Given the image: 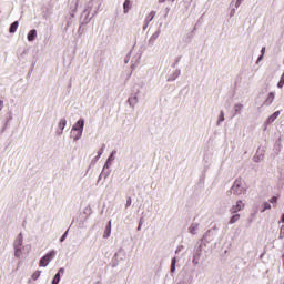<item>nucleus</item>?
Instances as JSON below:
<instances>
[{
	"label": "nucleus",
	"mask_w": 284,
	"mask_h": 284,
	"mask_svg": "<svg viewBox=\"0 0 284 284\" xmlns=\"http://www.w3.org/2000/svg\"><path fill=\"white\" fill-rule=\"evenodd\" d=\"M55 256H57V252H54V251L47 253L40 260V267H48V265H50V262L52 261V258H54Z\"/></svg>",
	"instance_id": "1"
},
{
	"label": "nucleus",
	"mask_w": 284,
	"mask_h": 284,
	"mask_svg": "<svg viewBox=\"0 0 284 284\" xmlns=\"http://www.w3.org/2000/svg\"><path fill=\"white\" fill-rule=\"evenodd\" d=\"M243 185V180L237 179L235 180L233 186L231 187V192H233V194H235L236 196H240V194H243V192H245V190L242 189Z\"/></svg>",
	"instance_id": "2"
},
{
	"label": "nucleus",
	"mask_w": 284,
	"mask_h": 284,
	"mask_svg": "<svg viewBox=\"0 0 284 284\" xmlns=\"http://www.w3.org/2000/svg\"><path fill=\"white\" fill-rule=\"evenodd\" d=\"M83 120H79L77 124L72 128V132H77V135L74 136V141H79L80 136L83 134Z\"/></svg>",
	"instance_id": "3"
},
{
	"label": "nucleus",
	"mask_w": 284,
	"mask_h": 284,
	"mask_svg": "<svg viewBox=\"0 0 284 284\" xmlns=\"http://www.w3.org/2000/svg\"><path fill=\"white\" fill-rule=\"evenodd\" d=\"M243 207H245V204L240 200L230 209V212L231 214H236V212H241Z\"/></svg>",
	"instance_id": "4"
},
{
	"label": "nucleus",
	"mask_w": 284,
	"mask_h": 284,
	"mask_svg": "<svg viewBox=\"0 0 284 284\" xmlns=\"http://www.w3.org/2000/svg\"><path fill=\"white\" fill-rule=\"evenodd\" d=\"M64 268H60L59 272L54 275L52 284H59V281H61V274H64Z\"/></svg>",
	"instance_id": "5"
},
{
	"label": "nucleus",
	"mask_w": 284,
	"mask_h": 284,
	"mask_svg": "<svg viewBox=\"0 0 284 284\" xmlns=\"http://www.w3.org/2000/svg\"><path fill=\"white\" fill-rule=\"evenodd\" d=\"M281 115V111H275L268 119L266 120V123L270 125L272 122L278 119Z\"/></svg>",
	"instance_id": "6"
},
{
	"label": "nucleus",
	"mask_w": 284,
	"mask_h": 284,
	"mask_svg": "<svg viewBox=\"0 0 284 284\" xmlns=\"http://www.w3.org/2000/svg\"><path fill=\"white\" fill-rule=\"evenodd\" d=\"M110 234H112V221H109L108 226L105 227L103 239H109Z\"/></svg>",
	"instance_id": "7"
},
{
	"label": "nucleus",
	"mask_w": 284,
	"mask_h": 284,
	"mask_svg": "<svg viewBox=\"0 0 284 284\" xmlns=\"http://www.w3.org/2000/svg\"><path fill=\"white\" fill-rule=\"evenodd\" d=\"M274 98H275L274 92H270L268 98L265 100L264 104L265 105H272V103H274Z\"/></svg>",
	"instance_id": "8"
},
{
	"label": "nucleus",
	"mask_w": 284,
	"mask_h": 284,
	"mask_svg": "<svg viewBox=\"0 0 284 284\" xmlns=\"http://www.w3.org/2000/svg\"><path fill=\"white\" fill-rule=\"evenodd\" d=\"M130 8H132V3L130 2V0H125L123 3L124 14H128L130 12Z\"/></svg>",
	"instance_id": "9"
},
{
	"label": "nucleus",
	"mask_w": 284,
	"mask_h": 284,
	"mask_svg": "<svg viewBox=\"0 0 284 284\" xmlns=\"http://www.w3.org/2000/svg\"><path fill=\"white\" fill-rule=\"evenodd\" d=\"M37 39V30L32 29L31 31H29L28 33V41H34Z\"/></svg>",
	"instance_id": "10"
},
{
	"label": "nucleus",
	"mask_w": 284,
	"mask_h": 284,
	"mask_svg": "<svg viewBox=\"0 0 284 284\" xmlns=\"http://www.w3.org/2000/svg\"><path fill=\"white\" fill-rule=\"evenodd\" d=\"M19 28V21H14L11 26H10V29H9V32L11 34H14V32H17V29Z\"/></svg>",
	"instance_id": "11"
},
{
	"label": "nucleus",
	"mask_w": 284,
	"mask_h": 284,
	"mask_svg": "<svg viewBox=\"0 0 284 284\" xmlns=\"http://www.w3.org/2000/svg\"><path fill=\"white\" fill-rule=\"evenodd\" d=\"M156 17V11H151L145 19L146 26Z\"/></svg>",
	"instance_id": "12"
},
{
	"label": "nucleus",
	"mask_w": 284,
	"mask_h": 284,
	"mask_svg": "<svg viewBox=\"0 0 284 284\" xmlns=\"http://www.w3.org/2000/svg\"><path fill=\"white\" fill-rule=\"evenodd\" d=\"M241 220V214H234L230 220V225H234V223L239 222Z\"/></svg>",
	"instance_id": "13"
},
{
	"label": "nucleus",
	"mask_w": 284,
	"mask_h": 284,
	"mask_svg": "<svg viewBox=\"0 0 284 284\" xmlns=\"http://www.w3.org/2000/svg\"><path fill=\"white\" fill-rule=\"evenodd\" d=\"M67 121L65 119H61L60 122H59V128L61 130L60 134L63 132V130H65V125H67Z\"/></svg>",
	"instance_id": "14"
},
{
	"label": "nucleus",
	"mask_w": 284,
	"mask_h": 284,
	"mask_svg": "<svg viewBox=\"0 0 284 284\" xmlns=\"http://www.w3.org/2000/svg\"><path fill=\"white\" fill-rule=\"evenodd\" d=\"M22 243H23L22 240L16 241V243H14V245H16V254H17V252H19V247H21Z\"/></svg>",
	"instance_id": "15"
},
{
	"label": "nucleus",
	"mask_w": 284,
	"mask_h": 284,
	"mask_svg": "<svg viewBox=\"0 0 284 284\" xmlns=\"http://www.w3.org/2000/svg\"><path fill=\"white\" fill-rule=\"evenodd\" d=\"M283 85H284V72L281 75V79H280V81L277 83V88H283Z\"/></svg>",
	"instance_id": "16"
},
{
	"label": "nucleus",
	"mask_w": 284,
	"mask_h": 284,
	"mask_svg": "<svg viewBox=\"0 0 284 284\" xmlns=\"http://www.w3.org/2000/svg\"><path fill=\"white\" fill-rule=\"evenodd\" d=\"M266 210H272V205H271L268 202H265V203L263 204V210H262V212H265Z\"/></svg>",
	"instance_id": "17"
},
{
	"label": "nucleus",
	"mask_w": 284,
	"mask_h": 284,
	"mask_svg": "<svg viewBox=\"0 0 284 284\" xmlns=\"http://www.w3.org/2000/svg\"><path fill=\"white\" fill-rule=\"evenodd\" d=\"M39 276H41V271H36V272L32 274V280H33V281H37V278H39Z\"/></svg>",
	"instance_id": "18"
},
{
	"label": "nucleus",
	"mask_w": 284,
	"mask_h": 284,
	"mask_svg": "<svg viewBox=\"0 0 284 284\" xmlns=\"http://www.w3.org/2000/svg\"><path fill=\"white\" fill-rule=\"evenodd\" d=\"M175 270H176V258L174 257L171 264V272H174Z\"/></svg>",
	"instance_id": "19"
},
{
	"label": "nucleus",
	"mask_w": 284,
	"mask_h": 284,
	"mask_svg": "<svg viewBox=\"0 0 284 284\" xmlns=\"http://www.w3.org/2000/svg\"><path fill=\"white\" fill-rule=\"evenodd\" d=\"M225 121V114L223 113V111H221L220 118H219V123Z\"/></svg>",
	"instance_id": "20"
},
{
	"label": "nucleus",
	"mask_w": 284,
	"mask_h": 284,
	"mask_svg": "<svg viewBox=\"0 0 284 284\" xmlns=\"http://www.w3.org/2000/svg\"><path fill=\"white\" fill-rule=\"evenodd\" d=\"M235 112H241V110L243 109V104H235Z\"/></svg>",
	"instance_id": "21"
},
{
	"label": "nucleus",
	"mask_w": 284,
	"mask_h": 284,
	"mask_svg": "<svg viewBox=\"0 0 284 284\" xmlns=\"http://www.w3.org/2000/svg\"><path fill=\"white\" fill-rule=\"evenodd\" d=\"M261 53H262V54L260 55V58L257 59V61H261V60L263 59V54H265V47L262 48Z\"/></svg>",
	"instance_id": "22"
},
{
	"label": "nucleus",
	"mask_w": 284,
	"mask_h": 284,
	"mask_svg": "<svg viewBox=\"0 0 284 284\" xmlns=\"http://www.w3.org/2000/svg\"><path fill=\"white\" fill-rule=\"evenodd\" d=\"M190 232H191V234H196V226L191 225Z\"/></svg>",
	"instance_id": "23"
},
{
	"label": "nucleus",
	"mask_w": 284,
	"mask_h": 284,
	"mask_svg": "<svg viewBox=\"0 0 284 284\" xmlns=\"http://www.w3.org/2000/svg\"><path fill=\"white\" fill-rule=\"evenodd\" d=\"M68 236V231L61 236L60 243H63Z\"/></svg>",
	"instance_id": "24"
},
{
	"label": "nucleus",
	"mask_w": 284,
	"mask_h": 284,
	"mask_svg": "<svg viewBox=\"0 0 284 284\" xmlns=\"http://www.w3.org/2000/svg\"><path fill=\"white\" fill-rule=\"evenodd\" d=\"M278 201V197L273 196L270 199V203H276Z\"/></svg>",
	"instance_id": "25"
},
{
	"label": "nucleus",
	"mask_w": 284,
	"mask_h": 284,
	"mask_svg": "<svg viewBox=\"0 0 284 284\" xmlns=\"http://www.w3.org/2000/svg\"><path fill=\"white\" fill-rule=\"evenodd\" d=\"M132 205V197H128L126 200V207H130Z\"/></svg>",
	"instance_id": "26"
},
{
	"label": "nucleus",
	"mask_w": 284,
	"mask_h": 284,
	"mask_svg": "<svg viewBox=\"0 0 284 284\" xmlns=\"http://www.w3.org/2000/svg\"><path fill=\"white\" fill-rule=\"evenodd\" d=\"M3 110V100H0V112Z\"/></svg>",
	"instance_id": "27"
},
{
	"label": "nucleus",
	"mask_w": 284,
	"mask_h": 284,
	"mask_svg": "<svg viewBox=\"0 0 284 284\" xmlns=\"http://www.w3.org/2000/svg\"><path fill=\"white\" fill-rule=\"evenodd\" d=\"M101 154H103V150H101L97 156V159H100L101 158Z\"/></svg>",
	"instance_id": "28"
},
{
	"label": "nucleus",
	"mask_w": 284,
	"mask_h": 284,
	"mask_svg": "<svg viewBox=\"0 0 284 284\" xmlns=\"http://www.w3.org/2000/svg\"><path fill=\"white\" fill-rule=\"evenodd\" d=\"M116 152H112L110 159H112Z\"/></svg>",
	"instance_id": "29"
},
{
	"label": "nucleus",
	"mask_w": 284,
	"mask_h": 284,
	"mask_svg": "<svg viewBox=\"0 0 284 284\" xmlns=\"http://www.w3.org/2000/svg\"><path fill=\"white\" fill-rule=\"evenodd\" d=\"M159 3H165V0H159Z\"/></svg>",
	"instance_id": "30"
},
{
	"label": "nucleus",
	"mask_w": 284,
	"mask_h": 284,
	"mask_svg": "<svg viewBox=\"0 0 284 284\" xmlns=\"http://www.w3.org/2000/svg\"><path fill=\"white\" fill-rule=\"evenodd\" d=\"M241 1H243V0H237V2H236V3H241Z\"/></svg>",
	"instance_id": "31"
}]
</instances>
